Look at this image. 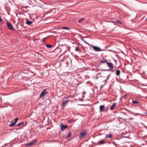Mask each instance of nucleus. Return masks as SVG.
Wrapping results in <instances>:
<instances>
[{
	"label": "nucleus",
	"instance_id": "obj_1",
	"mask_svg": "<svg viewBox=\"0 0 147 147\" xmlns=\"http://www.w3.org/2000/svg\"><path fill=\"white\" fill-rule=\"evenodd\" d=\"M86 131L84 130H82L80 133L79 137L80 139H82L87 134Z\"/></svg>",
	"mask_w": 147,
	"mask_h": 147
},
{
	"label": "nucleus",
	"instance_id": "obj_2",
	"mask_svg": "<svg viewBox=\"0 0 147 147\" xmlns=\"http://www.w3.org/2000/svg\"><path fill=\"white\" fill-rule=\"evenodd\" d=\"M6 25L7 27L9 29L14 30V29L13 28V26L9 22H6Z\"/></svg>",
	"mask_w": 147,
	"mask_h": 147
},
{
	"label": "nucleus",
	"instance_id": "obj_3",
	"mask_svg": "<svg viewBox=\"0 0 147 147\" xmlns=\"http://www.w3.org/2000/svg\"><path fill=\"white\" fill-rule=\"evenodd\" d=\"M47 93V90H44L41 93L40 95V98H41L42 97L45 96Z\"/></svg>",
	"mask_w": 147,
	"mask_h": 147
},
{
	"label": "nucleus",
	"instance_id": "obj_4",
	"mask_svg": "<svg viewBox=\"0 0 147 147\" xmlns=\"http://www.w3.org/2000/svg\"><path fill=\"white\" fill-rule=\"evenodd\" d=\"M92 47L94 50L95 51H102V50L100 48L98 47L94 46H93Z\"/></svg>",
	"mask_w": 147,
	"mask_h": 147
},
{
	"label": "nucleus",
	"instance_id": "obj_5",
	"mask_svg": "<svg viewBox=\"0 0 147 147\" xmlns=\"http://www.w3.org/2000/svg\"><path fill=\"white\" fill-rule=\"evenodd\" d=\"M18 117H16L15 119V121L13 123H12L11 124H10L9 125V126L10 127H12L14 125L16 124V123H17V122L18 120Z\"/></svg>",
	"mask_w": 147,
	"mask_h": 147
},
{
	"label": "nucleus",
	"instance_id": "obj_6",
	"mask_svg": "<svg viewBox=\"0 0 147 147\" xmlns=\"http://www.w3.org/2000/svg\"><path fill=\"white\" fill-rule=\"evenodd\" d=\"M37 142V140H34L30 142L28 144V145H34Z\"/></svg>",
	"mask_w": 147,
	"mask_h": 147
},
{
	"label": "nucleus",
	"instance_id": "obj_7",
	"mask_svg": "<svg viewBox=\"0 0 147 147\" xmlns=\"http://www.w3.org/2000/svg\"><path fill=\"white\" fill-rule=\"evenodd\" d=\"M61 129L62 131H63L67 127V126L66 125H64L63 124H61L60 125Z\"/></svg>",
	"mask_w": 147,
	"mask_h": 147
},
{
	"label": "nucleus",
	"instance_id": "obj_8",
	"mask_svg": "<svg viewBox=\"0 0 147 147\" xmlns=\"http://www.w3.org/2000/svg\"><path fill=\"white\" fill-rule=\"evenodd\" d=\"M107 64L110 69H113V65L111 63H109L108 62H107Z\"/></svg>",
	"mask_w": 147,
	"mask_h": 147
},
{
	"label": "nucleus",
	"instance_id": "obj_9",
	"mask_svg": "<svg viewBox=\"0 0 147 147\" xmlns=\"http://www.w3.org/2000/svg\"><path fill=\"white\" fill-rule=\"evenodd\" d=\"M105 109L104 106L103 105H101L100 107V109L101 112L104 111Z\"/></svg>",
	"mask_w": 147,
	"mask_h": 147
},
{
	"label": "nucleus",
	"instance_id": "obj_10",
	"mask_svg": "<svg viewBox=\"0 0 147 147\" xmlns=\"http://www.w3.org/2000/svg\"><path fill=\"white\" fill-rule=\"evenodd\" d=\"M116 106V103H114L110 107V109L111 110H113L114 109V108Z\"/></svg>",
	"mask_w": 147,
	"mask_h": 147
},
{
	"label": "nucleus",
	"instance_id": "obj_11",
	"mask_svg": "<svg viewBox=\"0 0 147 147\" xmlns=\"http://www.w3.org/2000/svg\"><path fill=\"white\" fill-rule=\"evenodd\" d=\"M68 101V100H66L63 102L62 103V105L63 107H64L66 105Z\"/></svg>",
	"mask_w": 147,
	"mask_h": 147
},
{
	"label": "nucleus",
	"instance_id": "obj_12",
	"mask_svg": "<svg viewBox=\"0 0 147 147\" xmlns=\"http://www.w3.org/2000/svg\"><path fill=\"white\" fill-rule=\"evenodd\" d=\"M32 23V22L28 20H26V23L28 25H30Z\"/></svg>",
	"mask_w": 147,
	"mask_h": 147
},
{
	"label": "nucleus",
	"instance_id": "obj_13",
	"mask_svg": "<svg viewBox=\"0 0 147 147\" xmlns=\"http://www.w3.org/2000/svg\"><path fill=\"white\" fill-rule=\"evenodd\" d=\"M120 71L119 70H117L116 71V74L117 76H119L120 74Z\"/></svg>",
	"mask_w": 147,
	"mask_h": 147
},
{
	"label": "nucleus",
	"instance_id": "obj_14",
	"mask_svg": "<svg viewBox=\"0 0 147 147\" xmlns=\"http://www.w3.org/2000/svg\"><path fill=\"white\" fill-rule=\"evenodd\" d=\"M107 62H108L106 60H103L101 61H100L101 63H107Z\"/></svg>",
	"mask_w": 147,
	"mask_h": 147
},
{
	"label": "nucleus",
	"instance_id": "obj_15",
	"mask_svg": "<svg viewBox=\"0 0 147 147\" xmlns=\"http://www.w3.org/2000/svg\"><path fill=\"white\" fill-rule=\"evenodd\" d=\"M80 49L79 48L76 47L75 48V50L76 51H80Z\"/></svg>",
	"mask_w": 147,
	"mask_h": 147
},
{
	"label": "nucleus",
	"instance_id": "obj_16",
	"mask_svg": "<svg viewBox=\"0 0 147 147\" xmlns=\"http://www.w3.org/2000/svg\"><path fill=\"white\" fill-rule=\"evenodd\" d=\"M84 20V18H81L79 21L78 22L80 23H81L83 20Z\"/></svg>",
	"mask_w": 147,
	"mask_h": 147
},
{
	"label": "nucleus",
	"instance_id": "obj_17",
	"mask_svg": "<svg viewBox=\"0 0 147 147\" xmlns=\"http://www.w3.org/2000/svg\"><path fill=\"white\" fill-rule=\"evenodd\" d=\"M132 103L134 104H138V101H132Z\"/></svg>",
	"mask_w": 147,
	"mask_h": 147
},
{
	"label": "nucleus",
	"instance_id": "obj_18",
	"mask_svg": "<svg viewBox=\"0 0 147 147\" xmlns=\"http://www.w3.org/2000/svg\"><path fill=\"white\" fill-rule=\"evenodd\" d=\"M116 22L119 24H121V21L118 20H116V22Z\"/></svg>",
	"mask_w": 147,
	"mask_h": 147
},
{
	"label": "nucleus",
	"instance_id": "obj_19",
	"mask_svg": "<svg viewBox=\"0 0 147 147\" xmlns=\"http://www.w3.org/2000/svg\"><path fill=\"white\" fill-rule=\"evenodd\" d=\"M112 137V135L111 134H109V135H107V136L106 137H107L108 138H111Z\"/></svg>",
	"mask_w": 147,
	"mask_h": 147
},
{
	"label": "nucleus",
	"instance_id": "obj_20",
	"mask_svg": "<svg viewBox=\"0 0 147 147\" xmlns=\"http://www.w3.org/2000/svg\"><path fill=\"white\" fill-rule=\"evenodd\" d=\"M46 46L47 47L49 48H51L52 47V46L51 45L47 44L46 45Z\"/></svg>",
	"mask_w": 147,
	"mask_h": 147
},
{
	"label": "nucleus",
	"instance_id": "obj_21",
	"mask_svg": "<svg viewBox=\"0 0 147 147\" xmlns=\"http://www.w3.org/2000/svg\"><path fill=\"white\" fill-rule=\"evenodd\" d=\"M104 143H105V140L101 141L99 142V144H103Z\"/></svg>",
	"mask_w": 147,
	"mask_h": 147
},
{
	"label": "nucleus",
	"instance_id": "obj_22",
	"mask_svg": "<svg viewBox=\"0 0 147 147\" xmlns=\"http://www.w3.org/2000/svg\"><path fill=\"white\" fill-rule=\"evenodd\" d=\"M71 133L70 132H69L68 134V135L67 136V138L69 137L71 135Z\"/></svg>",
	"mask_w": 147,
	"mask_h": 147
},
{
	"label": "nucleus",
	"instance_id": "obj_23",
	"mask_svg": "<svg viewBox=\"0 0 147 147\" xmlns=\"http://www.w3.org/2000/svg\"><path fill=\"white\" fill-rule=\"evenodd\" d=\"M24 123V122H22L18 124L17 125L18 126H20L22 125H23Z\"/></svg>",
	"mask_w": 147,
	"mask_h": 147
},
{
	"label": "nucleus",
	"instance_id": "obj_24",
	"mask_svg": "<svg viewBox=\"0 0 147 147\" xmlns=\"http://www.w3.org/2000/svg\"><path fill=\"white\" fill-rule=\"evenodd\" d=\"M63 29L68 30L69 29V28L67 27H64L63 28Z\"/></svg>",
	"mask_w": 147,
	"mask_h": 147
},
{
	"label": "nucleus",
	"instance_id": "obj_25",
	"mask_svg": "<svg viewBox=\"0 0 147 147\" xmlns=\"http://www.w3.org/2000/svg\"><path fill=\"white\" fill-rule=\"evenodd\" d=\"M127 94H125L123 95V98H125V99H126V98H127Z\"/></svg>",
	"mask_w": 147,
	"mask_h": 147
},
{
	"label": "nucleus",
	"instance_id": "obj_26",
	"mask_svg": "<svg viewBox=\"0 0 147 147\" xmlns=\"http://www.w3.org/2000/svg\"><path fill=\"white\" fill-rule=\"evenodd\" d=\"M46 38H43L42 40V42H44L45 41Z\"/></svg>",
	"mask_w": 147,
	"mask_h": 147
},
{
	"label": "nucleus",
	"instance_id": "obj_27",
	"mask_svg": "<svg viewBox=\"0 0 147 147\" xmlns=\"http://www.w3.org/2000/svg\"><path fill=\"white\" fill-rule=\"evenodd\" d=\"M1 16H0V22H1L2 21V20L1 19Z\"/></svg>",
	"mask_w": 147,
	"mask_h": 147
},
{
	"label": "nucleus",
	"instance_id": "obj_28",
	"mask_svg": "<svg viewBox=\"0 0 147 147\" xmlns=\"http://www.w3.org/2000/svg\"><path fill=\"white\" fill-rule=\"evenodd\" d=\"M125 115H127V114H126V113H124V112H123V113Z\"/></svg>",
	"mask_w": 147,
	"mask_h": 147
},
{
	"label": "nucleus",
	"instance_id": "obj_29",
	"mask_svg": "<svg viewBox=\"0 0 147 147\" xmlns=\"http://www.w3.org/2000/svg\"><path fill=\"white\" fill-rule=\"evenodd\" d=\"M109 70L108 69H107L106 70H105V71H109Z\"/></svg>",
	"mask_w": 147,
	"mask_h": 147
},
{
	"label": "nucleus",
	"instance_id": "obj_30",
	"mask_svg": "<svg viewBox=\"0 0 147 147\" xmlns=\"http://www.w3.org/2000/svg\"><path fill=\"white\" fill-rule=\"evenodd\" d=\"M69 123H71V121H69Z\"/></svg>",
	"mask_w": 147,
	"mask_h": 147
}]
</instances>
